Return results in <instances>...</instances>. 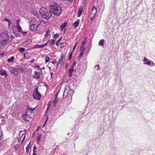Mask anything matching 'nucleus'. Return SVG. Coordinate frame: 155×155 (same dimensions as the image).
Instances as JSON below:
<instances>
[{"label":"nucleus","mask_w":155,"mask_h":155,"mask_svg":"<svg viewBox=\"0 0 155 155\" xmlns=\"http://www.w3.org/2000/svg\"><path fill=\"white\" fill-rule=\"evenodd\" d=\"M50 12L55 16H59L61 13L62 11L60 5L56 3H53L50 6Z\"/></svg>","instance_id":"obj_1"},{"label":"nucleus","mask_w":155,"mask_h":155,"mask_svg":"<svg viewBox=\"0 0 155 155\" xmlns=\"http://www.w3.org/2000/svg\"><path fill=\"white\" fill-rule=\"evenodd\" d=\"M39 13L41 16L44 19L48 20L52 16V14L50 11L44 7L41 8L39 10Z\"/></svg>","instance_id":"obj_2"},{"label":"nucleus","mask_w":155,"mask_h":155,"mask_svg":"<svg viewBox=\"0 0 155 155\" xmlns=\"http://www.w3.org/2000/svg\"><path fill=\"white\" fill-rule=\"evenodd\" d=\"M41 24V21L38 18H33L30 22V28L32 31L37 30Z\"/></svg>","instance_id":"obj_3"},{"label":"nucleus","mask_w":155,"mask_h":155,"mask_svg":"<svg viewBox=\"0 0 155 155\" xmlns=\"http://www.w3.org/2000/svg\"><path fill=\"white\" fill-rule=\"evenodd\" d=\"M9 36L7 31L2 32L0 35V44L3 47L9 41Z\"/></svg>","instance_id":"obj_4"},{"label":"nucleus","mask_w":155,"mask_h":155,"mask_svg":"<svg viewBox=\"0 0 155 155\" xmlns=\"http://www.w3.org/2000/svg\"><path fill=\"white\" fill-rule=\"evenodd\" d=\"M72 95V91L68 86L65 87V91L63 95V98H65L67 97H71Z\"/></svg>","instance_id":"obj_5"},{"label":"nucleus","mask_w":155,"mask_h":155,"mask_svg":"<svg viewBox=\"0 0 155 155\" xmlns=\"http://www.w3.org/2000/svg\"><path fill=\"white\" fill-rule=\"evenodd\" d=\"M38 87L35 88L33 94V96L35 99L39 100L41 97V96L40 94L38 92Z\"/></svg>","instance_id":"obj_6"},{"label":"nucleus","mask_w":155,"mask_h":155,"mask_svg":"<svg viewBox=\"0 0 155 155\" xmlns=\"http://www.w3.org/2000/svg\"><path fill=\"white\" fill-rule=\"evenodd\" d=\"M97 13V9L95 6L91 9L90 14V18L91 20H93Z\"/></svg>","instance_id":"obj_7"},{"label":"nucleus","mask_w":155,"mask_h":155,"mask_svg":"<svg viewBox=\"0 0 155 155\" xmlns=\"http://www.w3.org/2000/svg\"><path fill=\"white\" fill-rule=\"evenodd\" d=\"M31 13L36 16L37 18H39V15L38 10L35 8H32L30 10Z\"/></svg>","instance_id":"obj_8"},{"label":"nucleus","mask_w":155,"mask_h":155,"mask_svg":"<svg viewBox=\"0 0 155 155\" xmlns=\"http://www.w3.org/2000/svg\"><path fill=\"white\" fill-rule=\"evenodd\" d=\"M19 71V69L18 68H14L12 69L11 71L10 72L13 74L14 75H17L18 72Z\"/></svg>","instance_id":"obj_9"},{"label":"nucleus","mask_w":155,"mask_h":155,"mask_svg":"<svg viewBox=\"0 0 155 155\" xmlns=\"http://www.w3.org/2000/svg\"><path fill=\"white\" fill-rule=\"evenodd\" d=\"M65 57V54H61V58L57 64V65H58L60 64H61L62 63H64V61L63 58Z\"/></svg>","instance_id":"obj_10"},{"label":"nucleus","mask_w":155,"mask_h":155,"mask_svg":"<svg viewBox=\"0 0 155 155\" xmlns=\"http://www.w3.org/2000/svg\"><path fill=\"white\" fill-rule=\"evenodd\" d=\"M0 74L2 76H5V77L8 75V74L5 70H0Z\"/></svg>","instance_id":"obj_11"},{"label":"nucleus","mask_w":155,"mask_h":155,"mask_svg":"<svg viewBox=\"0 0 155 155\" xmlns=\"http://www.w3.org/2000/svg\"><path fill=\"white\" fill-rule=\"evenodd\" d=\"M143 61L144 62V64H147L148 65H150L151 62L146 57H144L143 58Z\"/></svg>","instance_id":"obj_12"},{"label":"nucleus","mask_w":155,"mask_h":155,"mask_svg":"<svg viewBox=\"0 0 155 155\" xmlns=\"http://www.w3.org/2000/svg\"><path fill=\"white\" fill-rule=\"evenodd\" d=\"M40 77V74L39 72L35 71V74L33 76V78H39Z\"/></svg>","instance_id":"obj_13"},{"label":"nucleus","mask_w":155,"mask_h":155,"mask_svg":"<svg viewBox=\"0 0 155 155\" xmlns=\"http://www.w3.org/2000/svg\"><path fill=\"white\" fill-rule=\"evenodd\" d=\"M46 45V44H45L41 45H36L35 46V47L33 48H42L44 47V46Z\"/></svg>","instance_id":"obj_14"},{"label":"nucleus","mask_w":155,"mask_h":155,"mask_svg":"<svg viewBox=\"0 0 155 155\" xmlns=\"http://www.w3.org/2000/svg\"><path fill=\"white\" fill-rule=\"evenodd\" d=\"M23 119L26 121H29V120L28 119V115L26 114H24L23 116Z\"/></svg>","instance_id":"obj_15"},{"label":"nucleus","mask_w":155,"mask_h":155,"mask_svg":"<svg viewBox=\"0 0 155 155\" xmlns=\"http://www.w3.org/2000/svg\"><path fill=\"white\" fill-rule=\"evenodd\" d=\"M82 11L83 8H80L79 9L78 12V17H80L81 16Z\"/></svg>","instance_id":"obj_16"},{"label":"nucleus","mask_w":155,"mask_h":155,"mask_svg":"<svg viewBox=\"0 0 155 155\" xmlns=\"http://www.w3.org/2000/svg\"><path fill=\"white\" fill-rule=\"evenodd\" d=\"M25 131H26L25 130H24V131H20V135L21 133H22V136H23V139H22V142L25 140V133H23V132H25Z\"/></svg>","instance_id":"obj_17"},{"label":"nucleus","mask_w":155,"mask_h":155,"mask_svg":"<svg viewBox=\"0 0 155 155\" xmlns=\"http://www.w3.org/2000/svg\"><path fill=\"white\" fill-rule=\"evenodd\" d=\"M3 21H7L8 23V27L9 28L10 27V25L11 24V21L10 20L7 18H5L3 19Z\"/></svg>","instance_id":"obj_18"},{"label":"nucleus","mask_w":155,"mask_h":155,"mask_svg":"<svg viewBox=\"0 0 155 155\" xmlns=\"http://www.w3.org/2000/svg\"><path fill=\"white\" fill-rule=\"evenodd\" d=\"M14 56H12L10 58L8 59L7 61L8 62H12L14 61Z\"/></svg>","instance_id":"obj_19"},{"label":"nucleus","mask_w":155,"mask_h":155,"mask_svg":"<svg viewBox=\"0 0 155 155\" xmlns=\"http://www.w3.org/2000/svg\"><path fill=\"white\" fill-rule=\"evenodd\" d=\"M79 21H76L73 24V25L75 28L77 27L79 25Z\"/></svg>","instance_id":"obj_20"},{"label":"nucleus","mask_w":155,"mask_h":155,"mask_svg":"<svg viewBox=\"0 0 155 155\" xmlns=\"http://www.w3.org/2000/svg\"><path fill=\"white\" fill-rule=\"evenodd\" d=\"M86 39L85 38L84 39V41H83L82 42L81 44V48H84V45L86 43Z\"/></svg>","instance_id":"obj_21"},{"label":"nucleus","mask_w":155,"mask_h":155,"mask_svg":"<svg viewBox=\"0 0 155 155\" xmlns=\"http://www.w3.org/2000/svg\"><path fill=\"white\" fill-rule=\"evenodd\" d=\"M66 26V23L65 22L63 24H62L61 25L60 28L61 30H63Z\"/></svg>","instance_id":"obj_22"},{"label":"nucleus","mask_w":155,"mask_h":155,"mask_svg":"<svg viewBox=\"0 0 155 155\" xmlns=\"http://www.w3.org/2000/svg\"><path fill=\"white\" fill-rule=\"evenodd\" d=\"M104 40L103 39L101 40L99 42V44L101 46H103L104 45Z\"/></svg>","instance_id":"obj_23"},{"label":"nucleus","mask_w":155,"mask_h":155,"mask_svg":"<svg viewBox=\"0 0 155 155\" xmlns=\"http://www.w3.org/2000/svg\"><path fill=\"white\" fill-rule=\"evenodd\" d=\"M73 70H73V69L72 70V69H69L68 71V72L69 73V75H68L69 76H71L72 75V73L73 71Z\"/></svg>","instance_id":"obj_24"},{"label":"nucleus","mask_w":155,"mask_h":155,"mask_svg":"<svg viewBox=\"0 0 155 155\" xmlns=\"http://www.w3.org/2000/svg\"><path fill=\"white\" fill-rule=\"evenodd\" d=\"M16 26L17 30L19 32H21L22 31V29L21 26L19 25H17Z\"/></svg>","instance_id":"obj_25"},{"label":"nucleus","mask_w":155,"mask_h":155,"mask_svg":"<svg viewBox=\"0 0 155 155\" xmlns=\"http://www.w3.org/2000/svg\"><path fill=\"white\" fill-rule=\"evenodd\" d=\"M3 138V133L1 130H0V140H1Z\"/></svg>","instance_id":"obj_26"},{"label":"nucleus","mask_w":155,"mask_h":155,"mask_svg":"<svg viewBox=\"0 0 155 155\" xmlns=\"http://www.w3.org/2000/svg\"><path fill=\"white\" fill-rule=\"evenodd\" d=\"M28 112L30 113H31L34 110V108H31L29 107V106H28Z\"/></svg>","instance_id":"obj_27"},{"label":"nucleus","mask_w":155,"mask_h":155,"mask_svg":"<svg viewBox=\"0 0 155 155\" xmlns=\"http://www.w3.org/2000/svg\"><path fill=\"white\" fill-rule=\"evenodd\" d=\"M50 33V31L49 30H48L46 32V33L45 34V37L46 38H47L48 37V35H49Z\"/></svg>","instance_id":"obj_28"},{"label":"nucleus","mask_w":155,"mask_h":155,"mask_svg":"<svg viewBox=\"0 0 155 155\" xmlns=\"http://www.w3.org/2000/svg\"><path fill=\"white\" fill-rule=\"evenodd\" d=\"M30 147L29 143L28 144L26 147V151L27 153H28L29 152V149Z\"/></svg>","instance_id":"obj_29"},{"label":"nucleus","mask_w":155,"mask_h":155,"mask_svg":"<svg viewBox=\"0 0 155 155\" xmlns=\"http://www.w3.org/2000/svg\"><path fill=\"white\" fill-rule=\"evenodd\" d=\"M57 101L58 100L56 99V98H55L53 100V103L54 106H56L55 104L57 103Z\"/></svg>","instance_id":"obj_30"},{"label":"nucleus","mask_w":155,"mask_h":155,"mask_svg":"<svg viewBox=\"0 0 155 155\" xmlns=\"http://www.w3.org/2000/svg\"><path fill=\"white\" fill-rule=\"evenodd\" d=\"M74 49H73V51L71 52V53H70V54H69V60H70L71 58L72 57V53L74 51Z\"/></svg>","instance_id":"obj_31"},{"label":"nucleus","mask_w":155,"mask_h":155,"mask_svg":"<svg viewBox=\"0 0 155 155\" xmlns=\"http://www.w3.org/2000/svg\"><path fill=\"white\" fill-rule=\"evenodd\" d=\"M50 60V58H49V57H47V56L45 58V62L46 63L48 62Z\"/></svg>","instance_id":"obj_32"},{"label":"nucleus","mask_w":155,"mask_h":155,"mask_svg":"<svg viewBox=\"0 0 155 155\" xmlns=\"http://www.w3.org/2000/svg\"><path fill=\"white\" fill-rule=\"evenodd\" d=\"M41 135H39L38 137H37V140H38V142H37V143H38V142H39L40 140H41Z\"/></svg>","instance_id":"obj_33"},{"label":"nucleus","mask_w":155,"mask_h":155,"mask_svg":"<svg viewBox=\"0 0 155 155\" xmlns=\"http://www.w3.org/2000/svg\"><path fill=\"white\" fill-rule=\"evenodd\" d=\"M83 51V50L81 52L79 55V58H81L83 57V54H82V52Z\"/></svg>","instance_id":"obj_34"},{"label":"nucleus","mask_w":155,"mask_h":155,"mask_svg":"<svg viewBox=\"0 0 155 155\" xmlns=\"http://www.w3.org/2000/svg\"><path fill=\"white\" fill-rule=\"evenodd\" d=\"M61 38H60L59 39H58V41L56 42V45H57L58 44L59 42L60 41Z\"/></svg>","instance_id":"obj_35"},{"label":"nucleus","mask_w":155,"mask_h":155,"mask_svg":"<svg viewBox=\"0 0 155 155\" xmlns=\"http://www.w3.org/2000/svg\"><path fill=\"white\" fill-rule=\"evenodd\" d=\"M21 32L23 35H26L28 33V32L23 31H22Z\"/></svg>","instance_id":"obj_36"},{"label":"nucleus","mask_w":155,"mask_h":155,"mask_svg":"<svg viewBox=\"0 0 155 155\" xmlns=\"http://www.w3.org/2000/svg\"><path fill=\"white\" fill-rule=\"evenodd\" d=\"M59 37V35L57 34H56L54 35V38H57Z\"/></svg>","instance_id":"obj_37"},{"label":"nucleus","mask_w":155,"mask_h":155,"mask_svg":"<svg viewBox=\"0 0 155 155\" xmlns=\"http://www.w3.org/2000/svg\"><path fill=\"white\" fill-rule=\"evenodd\" d=\"M19 21H20L19 20L17 21L16 22V26L18 25H19Z\"/></svg>","instance_id":"obj_38"},{"label":"nucleus","mask_w":155,"mask_h":155,"mask_svg":"<svg viewBox=\"0 0 155 155\" xmlns=\"http://www.w3.org/2000/svg\"><path fill=\"white\" fill-rule=\"evenodd\" d=\"M15 28V26L13 25L12 27V30H13V31L14 32L15 31V29L14 28Z\"/></svg>","instance_id":"obj_39"},{"label":"nucleus","mask_w":155,"mask_h":155,"mask_svg":"<svg viewBox=\"0 0 155 155\" xmlns=\"http://www.w3.org/2000/svg\"><path fill=\"white\" fill-rule=\"evenodd\" d=\"M33 153L32 155H36V151L35 150H34V149L33 150Z\"/></svg>","instance_id":"obj_40"},{"label":"nucleus","mask_w":155,"mask_h":155,"mask_svg":"<svg viewBox=\"0 0 155 155\" xmlns=\"http://www.w3.org/2000/svg\"><path fill=\"white\" fill-rule=\"evenodd\" d=\"M95 68H96V67H97V70H99V65H97L96 66H95Z\"/></svg>","instance_id":"obj_41"},{"label":"nucleus","mask_w":155,"mask_h":155,"mask_svg":"<svg viewBox=\"0 0 155 155\" xmlns=\"http://www.w3.org/2000/svg\"><path fill=\"white\" fill-rule=\"evenodd\" d=\"M4 54V52H3V53H2L1 54H0V56L1 57H3Z\"/></svg>","instance_id":"obj_42"},{"label":"nucleus","mask_w":155,"mask_h":155,"mask_svg":"<svg viewBox=\"0 0 155 155\" xmlns=\"http://www.w3.org/2000/svg\"><path fill=\"white\" fill-rule=\"evenodd\" d=\"M20 50V51L21 52H22L24 51L25 49H19Z\"/></svg>","instance_id":"obj_43"},{"label":"nucleus","mask_w":155,"mask_h":155,"mask_svg":"<svg viewBox=\"0 0 155 155\" xmlns=\"http://www.w3.org/2000/svg\"><path fill=\"white\" fill-rule=\"evenodd\" d=\"M57 63V61H54L52 62V63L54 64H55Z\"/></svg>","instance_id":"obj_44"},{"label":"nucleus","mask_w":155,"mask_h":155,"mask_svg":"<svg viewBox=\"0 0 155 155\" xmlns=\"http://www.w3.org/2000/svg\"><path fill=\"white\" fill-rule=\"evenodd\" d=\"M18 68L19 69V71L20 70V71H23L24 70V69L23 68Z\"/></svg>","instance_id":"obj_45"},{"label":"nucleus","mask_w":155,"mask_h":155,"mask_svg":"<svg viewBox=\"0 0 155 155\" xmlns=\"http://www.w3.org/2000/svg\"><path fill=\"white\" fill-rule=\"evenodd\" d=\"M55 43V41L54 40H52L51 42V43L52 44H53Z\"/></svg>","instance_id":"obj_46"},{"label":"nucleus","mask_w":155,"mask_h":155,"mask_svg":"<svg viewBox=\"0 0 155 155\" xmlns=\"http://www.w3.org/2000/svg\"><path fill=\"white\" fill-rule=\"evenodd\" d=\"M76 63V62H75V61L72 64V66H73V67H74L75 66V65Z\"/></svg>","instance_id":"obj_47"},{"label":"nucleus","mask_w":155,"mask_h":155,"mask_svg":"<svg viewBox=\"0 0 155 155\" xmlns=\"http://www.w3.org/2000/svg\"><path fill=\"white\" fill-rule=\"evenodd\" d=\"M11 38L12 39H13L14 38V36L13 35H11Z\"/></svg>","instance_id":"obj_48"},{"label":"nucleus","mask_w":155,"mask_h":155,"mask_svg":"<svg viewBox=\"0 0 155 155\" xmlns=\"http://www.w3.org/2000/svg\"><path fill=\"white\" fill-rule=\"evenodd\" d=\"M69 69H72H72L74 70L73 66H71Z\"/></svg>","instance_id":"obj_49"},{"label":"nucleus","mask_w":155,"mask_h":155,"mask_svg":"<svg viewBox=\"0 0 155 155\" xmlns=\"http://www.w3.org/2000/svg\"><path fill=\"white\" fill-rule=\"evenodd\" d=\"M73 0H67L68 2H73Z\"/></svg>","instance_id":"obj_50"},{"label":"nucleus","mask_w":155,"mask_h":155,"mask_svg":"<svg viewBox=\"0 0 155 155\" xmlns=\"http://www.w3.org/2000/svg\"><path fill=\"white\" fill-rule=\"evenodd\" d=\"M53 72H51L50 73V75H51V77H52V76H53Z\"/></svg>","instance_id":"obj_51"},{"label":"nucleus","mask_w":155,"mask_h":155,"mask_svg":"<svg viewBox=\"0 0 155 155\" xmlns=\"http://www.w3.org/2000/svg\"><path fill=\"white\" fill-rule=\"evenodd\" d=\"M36 147L35 146H34L33 147V150L34 149V150H35V149H36Z\"/></svg>","instance_id":"obj_52"},{"label":"nucleus","mask_w":155,"mask_h":155,"mask_svg":"<svg viewBox=\"0 0 155 155\" xmlns=\"http://www.w3.org/2000/svg\"><path fill=\"white\" fill-rule=\"evenodd\" d=\"M36 68H39V66L38 65H36Z\"/></svg>","instance_id":"obj_53"},{"label":"nucleus","mask_w":155,"mask_h":155,"mask_svg":"<svg viewBox=\"0 0 155 155\" xmlns=\"http://www.w3.org/2000/svg\"><path fill=\"white\" fill-rule=\"evenodd\" d=\"M47 122H46V121H45L44 123V124L45 125H46V123H47Z\"/></svg>","instance_id":"obj_54"},{"label":"nucleus","mask_w":155,"mask_h":155,"mask_svg":"<svg viewBox=\"0 0 155 155\" xmlns=\"http://www.w3.org/2000/svg\"><path fill=\"white\" fill-rule=\"evenodd\" d=\"M25 54L24 53V58H25Z\"/></svg>","instance_id":"obj_55"},{"label":"nucleus","mask_w":155,"mask_h":155,"mask_svg":"<svg viewBox=\"0 0 155 155\" xmlns=\"http://www.w3.org/2000/svg\"><path fill=\"white\" fill-rule=\"evenodd\" d=\"M48 117H47V118L46 120H45V121H46V122H47V121H48Z\"/></svg>","instance_id":"obj_56"},{"label":"nucleus","mask_w":155,"mask_h":155,"mask_svg":"<svg viewBox=\"0 0 155 155\" xmlns=\"http://www.w3.org/2000/svg\"><path fill=\"white\" fill-rule=\"evenodd\" d=\"M45 124H43V126H42V127L43 128V127H45Z\"/></svg>","instance_id":"obj_57"},{"label":"nucleus","mask_w":155,"mask_h":155,"mask_svg":"<svg viewBox=\"0 0 155 155\" xmlns=\"http://www.w3.org/2000/svg\"><path fill=\"white\" fill-rule=\"evenodd\" d=\"M49 108V106H48V107H47V109H48V108Z\"/></svg>","instance_id":"obj_58"},{"label":"nucleus","mask_w":155,"mask_h":155,"mask_svg":"<svg viewBox=\"0 0 155 155\" xmlns=\"http://www.w3.org/2000/svg\"><path fill=\"white\" fill-rule=\"evenodd\" d=\"M76 45H75L73 48H75Z\"/></svg>","instance_id":"obj_59"},{"label":"nucleus","mask_w":155,"mask_h":155,"mask_svg":"<svg viewBox=\"0 0 155 155\" xmlns=\"http://www.w3.org/2000/svg\"><path fill=\"white\" fill-rule=\"evenodd\" d=\"M28 42H30V40H28L27 41V43Z\"/></svg>","instance_id":"obj_60"},{"label":"nucleus","mask_w":155,"mask_h":155,"mask_svg":"<svg viewBox=\"0 0 155 155\" xmlns=\"http://www.w3.org/2000/svg\"><path fill=\"white\" fill-rule=\"evenodd\" d=\"M58 94V93H56V96H57V95Z\"/></svg>","instance_id":"obj_61"},{"label":"nucleus","mask_w":155,"mask_h":155,"mask_svg":"<svg viewBox=\"0 0 155 155\" xmlns=\"http://www.w3.org/2000/svg\"><path fill=\"white\" fill-rule=\"evenodd\" d=\"M33 61H31V62L32 63H33Z\"/></svg>","instance_id":"obj_62"},{"label":"nucleus","mask_w":155,"mask_h":155,"mask_svg":"<svg viewBox=\"0 0 155 155\" xmlns=\"http://www.w3.org/2000/svg\"><path fill=\"white\" fill-rule=\"evenodd\" d=\"M21 48V49H22V48Z\"/></svg>","instance_id":"obj_63"},{"label":"nucleus","mask_w":155,"mask_h":155,"mask_svg":"<svg viewBox=\"0 0 155 155\" xmlns=\"http://www.w3.org/2000/svg\"><path fill=\"white\" fill-rule=\"evenodd\" d=\"M20 139L19 138V139H18V140L19 141V140H20Z\"/></svg>","instance_id":"obj_64"}]
</instances>
